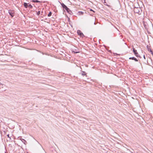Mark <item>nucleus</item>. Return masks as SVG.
Masks as SVG:
<instances>
[{"instance_id": "7ed1b4c3", "label": "nucleus", "mask_w": 153, "mask_h": 153, "mask_svg": "<svg viewBox=\"0 0 153 153\" xmlns=\"http://www.w3.org/2000/svg\"><path fill=\"white\" fill-rule=\"evenodd\" d=\"M8 13L12 17L14 16L15 13L14 10H9Z\"/></svg>"}, {"instance_id": "4468645a", "label": "nucleus", "mask_w": 153, "mask_h": 153, "mask_svg": "<svg viewBox=\"0 0 153 153\" xmlns=\"http://www.w3.org/2000/svg\"><path fill=\"white\" fill-rule=\"evenodd\" d=\"M150 52H151L153 56V52H152L151 50H150Z\"/></svg>"}, {"instance_id": "1a4fd4ad", "label": "nucleus", "mask_w": 153, "mask_h": 153, "mask_svg": "<svg viewBox=\"0 0 153 153\" xmlns=\"http://www.w3.org/2000/svg\"><path fill=\"white\" fill-rule=\"evenodd\" d=\"M52 15V13L51 12H50L49 14L48 15V17H50Z\"/></svg>"}, {"instance_id": "dca6fc26", "label": "nucleus", "mask_w": 153, "mask_h": 153, "mask_svg": "<svg viewBox=\"0 0 153 153\" xmlns=\"http://www.w3.org/2000/svg\"><path fill=\"white\" fill-rule=\"evenodd\" d=\"M143 57H144V58L145 59H146V58H145V55H144V56H143Z\"/></svg>"}, {"instance_id": "2eb2a0df", "label": "nucleus", "mask_w": 153, "mask_h": 153, "mask_svg": "<svg viewBox=\"0 0 153 153\" xmlns=\"http://www.w3.org/2000/svg\"><path fill=\"white\" fill-rule=\"evenodd\" d=\"M90 10V11H93L94 12L93 10H92L91 9Z\"/></svg>"}, {"instance_id": "39448f33", "label": "nucleus", "mask_w": 153, "mask_h": 153, "mask_svg": "<svg viewBox=\"0 0 153 153\" xmlns=\"http://www.w3.org/2000/svg\"><path fill=\"white\" fill-rule=\"evenodd\" d=\"M77 33L78 34L81 36H82L84 35L82 32L79 30H78L77 31Z\"/></svg>"}, {"instance_id": "f03ea898", "label": "nucleus", "mask_w": 153, "mask_h": 153, "mask_svg": "<svg viewBox=\"0 0 153 153\" xmlns=\"http://www.w3.org/2000/svg\"><path fill=\"white\" fill-rule=\"evenodd\" d=\"M24 5L25 7L26 8L29 7L30 8H32L33 7V6L30 4H29L28 5L25 2L24 3Z\"/></svg>"}, {"instance_id": "6e6552de", "label": "nucleus", "mask_w": 153, "mask_h": 153, "mask_svg": "<svg viewBox=\"0 0 153 153\" xmlns=\"http://www.w3.org/2000/svg\"><path fill=\"white\" fill-rule=\"evenodd\" d=\"M78 13L79 15H82L83 14V12H79Z\"/></svg>"}, {"instance_id": "0eeeda50", "label": "nucleus", "mask_w": 153, "mask_h": 153, "mask_svg": "<svg viewBox=\"0 0 153 153\" xmlns=\"http://www.w3.org/2000/svg\"><path fill=\"white\" fill-rule=\"evenodd\" d=\"M129 59L134 60H135V61H137V62L138 61L137 59L136 58H134V57H130V58H129Z\"/></svg>"}, {"instance_id": "9d476101", "label": "nucleus", "mask_w": 153, "mask_h": 153, "mask_svg": "<svg viewBox=\"0 0 153 153\" xmlns=\"http://www.w3.org/2000/svg\"><path fill=\"white\" fill-rule=\"evenodd\" d=\"M40 11H38L37 12V15H39L40 14Z\"/></svg>"}, {"instance_id": "ddd939ff", "label": "nucleus", "mask_w": 153, "mask_h": 153, "mask_svg": "<svg viewBox=\"0 0 153 153\" xmlns=\"http://www.w3.org/2000/svg\"><path fill=\"white\" fill-rule=\"evenodd\" d=\"M34 2H39V1H37V0H36V1H33Z\"/></svg>"}, {"instance_id": "f8f14e48", "label": "nucleus", "mask_w": 153, "mask_h": 153, "mask_svg": "<svg viewBox=\"0 0 153 153\" xmlns=\"http://www.w3.org/2000/svg\"><path fill=\"white\" fill-rule=\"evenodd\" d=\"M82 75H83V76H84V75H85V72H83V73H82Z\"/></svg>"}, {"instance_id": "423d86ee", "label": "nucleus", "mask_w": 153, "mask_h": 153, "mask_svg": "<svg viewBox=\"0 0 153 153\" xmlns=\"http://www.w3.org/2000/svg\"><path fill=\"white\" fill-rule=\"evenodd\" d=\"M61 5H62V7L63 8L65 9L66 10H67L68 9V8L64 4L62 3L61 4Z\"/></svg>"}, {"instance_id": "9b49d317", "label": "nucleus", "mask_w": 153, "mask_h": 153, "mask_svg": "<svg viewBox=\"0 0 153 153\" xmlns=\"http://www.w3.org/2000/svg\"><path fill=\"white\" fill-rule=\"evenodd\" d=\"M7 136L8 137V138H9L10 140H11V138L10 137V136H9V134H7Z\"/></svg>"}, {"instance_id": "20e7f679", "label": "nucleus", "mask_w": 153, "mask_h": 153, "mask_svg": "<svg viewBox=\"0 0 153 153\" xmlns=\"http://www.w3.org/2000/svg\"><path fill=\"white\" fill-rule=\"evenodd\" d=\"M133 51L135 55L136 56H137L138 55V53H137V50H135L134 48H133Z\"/></svg>"}, {"instance_id": "f257e3e1", "label": "nucleus", "mask_w": 153, "mask_h": 153, "mask_svg": "<svg viewBox=\"0 0 153 153\" xmlns=\"http://www.w3.org/2000/svg\"><path fill=\"white\" fill-rule=\"evenodd\" d=\"M134 11L135 13L140 14L141 13V9L140 7H135L134 9Z\"/></svg>"}]
</instances>
